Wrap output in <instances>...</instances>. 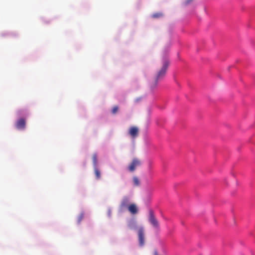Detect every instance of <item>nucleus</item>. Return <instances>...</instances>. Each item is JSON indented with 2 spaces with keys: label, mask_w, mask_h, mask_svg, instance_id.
I'll return each mask as SVG.
<instances>
[{
  "label": "nucleus",
  "mask_w": 255,
  "mask_h": 255,
  "mask_svg": "<svg viewBox=\"0 0 255 255\" xmlns=\"http://www.w3.org/2000/svg\"><path fill=\"white\" fill-rule=\"evenodd\" d=\"M169 60L167 58H164L163 59L162 67L157 72L154 81L150 84V87L151 89L155 88L157 85L158 81L164 78L169 66Z\"/></svg>",
  "instance_id": "1"
},
{
  "label": "nucleus",
  "mask_w": 255,
  "mask_h": 255,
  "mask_svg": "<svg viewBox=\"0 0 255 255\" xmlns=\"http://www.w3.org/2000/svg\"><path fill=\"white\" fill-rule=\"evenodd\" d=\"M148 220L149 223L152 225V226L156 229L159 228V224L157 221V220L156 219L154 212L152 210H149V218Z\"/></svg>",
  "instance_id": "2"
},
{
  "label": "nucleus",
  "mask_w": 255,
  "mask_h": 255,
  "mask_svg": "<svg viewBox=\"0 0 255 255\" xmlns=\"http://www.w3.org/2000/svg\"><path fill=\"white\" fill-rule=\"evenodd\" d=\"M141 164V161L137 158H134L131 162L129 164L128 169L130 172H133L136 168L140 166Z\"/></svg>",
  "instance_id": "3"
},
{
  "label": "nucleus",
  "mask_w": 255,
  "mask_h": 255,
  "mask_svg": "<svg viewBox=\"0 0 255 255\" xmlns=\"http://www.w3.org/2000/svg\"><path fill=\"white\" fill-rule=\"evenodd\" d=\"M130 204V198L128 196H124L123 198L120 205V210L121 211H123L125 209H128Z\"/></svg>",
  "instance_id": "4"
},
{
  "label": "nucleus",
  "mask_w": 255,
  "mask_h": 255,
  "mask_svg": "<svg viewBox=\"0 0 255 255\" xmlns=\"http://www.w3.org/2000/svg\"><path fill=\"white\" fill-rule=\"evenodd\" d=\"M138 236L139 245L143 246L144 244V229L143 227H140L138 229Z\"/></svg>",
  "instance_id": "5"
},
{
  "label": "nucleus",
  "mask_w": 255,
  "mask_h": 255,
  "mask_svg": "<svg viewBox=\"0 0 255 255\" xmlns=\"http://www.w3.org/2000/svg\"><path fill=\"white\" fill-rule=\"evenodd\" d=\"M26 122L25 120L23 119H19L17 122L16 123L15 126L16 128L18 129H24L25 127Z\"/></svg>",
  "instance_id": "6"
},
{
  "label": "nucleus",
  "mask_w": 255,
  "mask_h": 255,
  "mask_svg": "<svg viewBox=\"0 0 255 255\" xmlns=\"http://www.w3.org/2000/svg\"><path fill=\"white\" fill-rule=\"evenodd\" d=\"M128 210L132 215L136 214L138 211V208L134 203L130 204Z\"/></svg>",
  "instance_id": "7"
},
{
  "label": "nucleus",
  "mask_w": 255,
  "mask_h": 255,
  "mask_svg": "<svg viewBox=\"0 0 255 255\" xmlns=\"http://www.w3.org/2000/svg\"><path fill=\"white\" fill-rule=\"evenodd\" d=\"M129 134L132 138H135L138 134V128L136 127H132L129 129Z\"/></svg>",
  "instance_id": "8"
},
{
  "label": "nucleus",
  "mask_w": 255,
  "mask_h": 255,
  "mask_svg": "<svg viewBox=\"0 0 255 255\" xmlns=\"http://www.w3.org/2000/svg\"><path fill=\"white\" fill-rule=\"evenodd\" d=\"M127 226L128 228L131 230H135L137 229L136 222L133 219L128 222Z\"/></svg>",
  "instance_id": "9"
},
{
  "label": "nucleus",
  "mask_w": 255,
  "mask_h": 255,
  "mask_svg": "<svg viewBox=\"0 0 255 255\" xmlns=\"http://www.w3.org/2000/svg\"><path fill=\"white\" fill-rule=\"evenodd\" d=\"M94 173L97 179H100L101 177V172L97 166L94 167Z\"/></svg>",
  "instance_id": "10"
},
{
  "label": "nucleus",
  "mask_w": 255,
  "mask_h": 255,
  "mask_svg": "<svg viewBox=\"0 0 255 255\" xmlns=\"http://www.w3.org/2000/svg\"><path fill=\"white\" fill-rule=\"evenodd\" d=\"M92 159L94 167L97 166V155L96 153L93 155Z\"/></svg>",
  "instance_id": "11"
},
{
  "label": "nucleus",
  "mask_w": 255,
  "mask_h": 255,
  "mask_svg": "<svg viewBox=\"0 0 255 255\" xmlns=\"http://www.w3.org/2000/svg\"><path fill=\"white\" fill-rule=\"evenodd\" d=\"M133 182L135 186H138L140 184L139 180L137 177H133Z\"/></svg>",
  "instance_id": "12"
},
{
  "label": "nucleus",
  "mask_w": 255,
  "mask_h": 255,
  "mask_svg": "<svg viewBox=\"0 0 255 255\" xmlns=\"http://www.w3.org/2000/svg\"><path fill=\"white\" fill-rule=\"evenodd\" d=\"M163 16L161 12H157L152 14V17L154 18H158Z\"/></svg>",
  "instance_id": "13"
},
{
  "label": "nucleus",
  "mask_w": 255,
  "mask_h": 255,
  "mask_svg": "<svg viewBox=\"0 0 255 255\" xmlns=\"http://www.w3.org/2000/svg\"><path fill=\"white\" fill-rule=\"evenodd\" d=\"M119 110V107L117 106H115L113 107L112 110V113L113 114H116Z\"/></svg>",
  "instance_id": "14"
},
{
  "label": "nucleus",
  "mask_w": 255,
  "mask_h": 255,
  "mask_svg": "<svg viewBox=\"0 0 255 255\" xmlns=\"http://www.w3.org/2000/svg\"><path fill=\"white\" fill-rule=\"evenodd\" d=\"M84 218V214L83 213H81L80 214V215L79 216L78 218V223H80V222L82 221V220H83V219Z\"/></svg>",
  "instance_id": "15"
},
{
  "label": "nucleus",
  "mask_w": 255,
  "mask_h": 255,
  "mask_svg": "<svg viewBox=\"0 0 255 255\" xmlns=\"http://www.w3.org/2000/svg\"><path fill=\"white\" fill-rule=\"evenodd\" d=\"M192 0H187L185 2L186 4L189 3Z\"/></svg>",
  "instance_id": "16"
},
{
  "label": "nucleus",
  "mask_w": 255,
  "mask_h": 255,
  "mask_svg": "<svg viewBox=\"0 0 255 255\" xmlns=\"http://www.w3.org/2000/svg\"><path fill=\"white\" fill-rule=\"evenodd\" d=\"M154 255H157V252H155L154 253Z\"/></svg>",
  "instance_id": "17"
}]
</instances>
